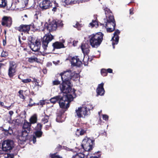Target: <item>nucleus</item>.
Returning a JSON list of instances; mask_svg holds the SVG:
<instances>
[{"mask_svg":"<svg viewBox=\"0 0 158 158\" xmlns=\"http://www.w3.org/2000/svg\"><path fill=\"white\" fill-rule=\"evenodd\" d=\"M18 77H19V79H21V78H20V76H19Z\"/></svg>","mask_w":158,"mask_h":158,"instance_id":"55","label":"nucleus"},{"mask_svg":"<svg viewBox=\"0 0 158 158\" xmlns=\"http://www.w3.org/2000/svg\"><path fill=\"white\" fill-rule=\"evenodd\" d=\"M73 26L74 27L77 28L78 30H80V27H81V25L78 22H77Z\"/></svg>","mask_w":158,"mask_h":158,"instance_id":"35","label":"nucleus"},{"mask_svg":"<svg viewBox=\"0 0 158 158\" xmlns=\"http://www.w3.org/2000/svg\"><path fill=\"white\" fill-rule=\"evenodd\" d=\"M53 39V36L50 34L46 35L43 37L42 41V46L45 50L47 49L49 43Z\"/></svg>","mask_w":158,"mask_h":158,"instance_id":"10","label":"nucleus"},{"mask_svg":"<svg viewBox=\"0 0 158 158\" xmlns=\"http://www.w3.org/2000/svg\"><path fill=\"white\" fill-rule=\"evenodd\" d=\"M42 127V125L40 123L38 124L37 126L35 127V129L36 131L34 132L32 139L34 143H35L36 142V137L40 138L41 136L43 133L41 131Z\"/></svg>","mask_w":158,"mask_h":158,"instance_id":"8","label":"nucleus"},{"mask_svg":"<svg viewBox=\"0 0 158 158\" xmlns=\"http://www.w3.org/2000/svg\"><path fill=\"white\" fill-rule=\"evenodd\" d=\"M48 116L46 115H45L44 116L42 119V122L44 124H45L48 122Z\"/></svg>","mask_w":158,"mask_h":158,"instance_id":"31","label":"nucleus"},{"mask_svg":"<svg viewBox=\"0 0 158 158\" xmlns=\"http://www.w3.org/2000/svg\"><path fill=\"white\" fill-rule=\"evenodd\" d=\"M51 126V124L50 123L48 124V125H46L45 127L46 129V130L48 129Z\"/></svg>","mask_w":158,"mask_h":158,"instance_id":"44","label":"nucleus"},{"mask_svg":"<svg viewBox=\"0 0 158 158\" xmlns=\"http://www.w3.org/2000/svg\"><path fill=\"white\" fill-rule=\"evenodd\" d=\"M8 55V53L6 51H3L1 54L2 57H5Z\"/></svg>","mask_w":158,"mask_h":158,"instance_id":"34","label":"nucleus"},{"mask_svg":"<svg viewBox=\"0 0 158 158\" xmlns=\"http://www.w3.org/2000/svg\"><path fill=\"white\" fill-rule=\"evenodd\" d=\"M86 132V131L82 129H77L76 131V135L79 136L80 135H84Z\"/></svg>","mask_w":158,"mask_h":158,"instance_id":"26","label":"nucleus"},{"mask_svg":"<svg viewBox=\"0 0 158 158\" xmlns=\"http://www.w3.org/2000/svg\"><path fill=\"white\" fill-rule=\"evenodd\" d=\"M28 61L31 63H33L34 62H38L39 60L36 57L32 56L28 58Z\"/></svg>","mask_w":158,"mask_h":158,"instance_id":"30","label":"nucleus"},{"mask_svg":"<svg viewBox=\"0 0 158 158\" xmlns=\"http://www.w3.org/2000/svg\"><path fill=\"white\" fill-rule=\"evenodd\" d=\"M23 90H19V95H20V94H23Z\"/></svg>","mask_w":158,"mask_h":158,"instance_id":"48","label":"nucleus"},{"mask_svg":"<svg viewBox=\"0 0 158 158\" xmlns=\"http://www.w3.org/2000/svg\"><path fill=\"white\" fill-rule=\"evenodd\" d=\"M40 44L39 40H36L35 43L31 42L30 44V47L33 51H38L40 48Z\"/></svg>","mask_w":158,"mask_h":158,"instance_id":"15","label":"nucleus"},{"mask_svg":"<svg viewBox=\"0 0 158 158\" xmlns=\"http://www.w3.org/2000/svg\"><path fill=\"white\" fill-rule=\"evenodd\" d=\"M90 46L87 43H84L82 44L81 46V48L82 52L84 54H87L89 51V48Z\"/></svg>","mask_w":158,"mask_h":158,"instance_id":"21","label":"nucleus"},{"mask_svg":"<svg viewBox=\"0 0 158 158\" xmlns=\"http://www.w3.org/2000/svg\"><path fill=\"white\" fill-rule=\"evenodd\" d=\"M4 107L9 110L10 109V106H4Z\"/></svg>","mask_w":158,"mask_h":158,"instance_id":"49","label":"nucleus"},{"mask_svg":"<svg viewBox=\"0 0 158 158\" xmlns=\"http://www.w3.org/2000/svg\"><path fill=\"white\" fill-rule=\"evenodd\" d=\"M13 156L10 154H7L5 155V158H13Z\"/></svg>","mask_w":158,"mask_h":158,"instance_id":"37","label":"nucleus"},{"mask_svg":"<svg viewBox=\"0 0 158 158\" xmlns=\"http://www.w3.org/2000/svg\"><path fill=\"white\" fill-rule=\"evenodd\" d=\"M19 97L21 98L24 99V97L23 94H20V95H19Z\"/></svg>","mask_w":158,"mask_h":158,"instance_id":"47","label":"nucleus"},{"mask_svg":"<svg viewBox=\"0 0 158 158\" xmlns=\"http://www.w3.org/2000/svg\"><path fill=\"white\" fill-rule=\"evenodd\" d=\"M101 72L102 75L103 76H105L107 75V71L105 69H101Z\"/></svg>","mask_w":158,"mask_h":158,"instance_id":"32","label":"nucleus"},{"mask_svg":"<svg viewBox=\"0 0 158 158\" xmlns=\"http://www.w3.org/2000/svg\"><path fill=\"white\" fill-rule=\"evenodd\" d=\"M106 20L105 24V27L107 31L111 32L114 30L115 25L114 17L111 15L106 16Z\"/></svg>","mask_w":158,"mask_h":158,"instance_id":"5","label":"nucleus"},{"mask_svg":"<svg viewBox=\"0 0 158 158\" xmlns=\"http://www.w3.org/2000/svg\"><path fill=\"white\" fill-rule=\"evenodd\" d=\"M31 27L30 25H22L17 27V29L21 32H27L29 31Z\"/></svg>","mask_w":158,"mask_h":158,"instance_id":"19","label":"nucleus"},{"mask_svg":"<svg viewBox=\"0 0 158 158\" xmlns=\"http://www.w3.org/2000/svg\"><path fill=\"white\" fill-rule=\"evenodd\" d=\"M78 43V41L74 40L73 42V45L74 46H77Z\"/></svg>","mask_w":158,"mask_h":158,"instance_id":"41","label":"nucleus"},{"mask_svg":"<svg viewBox=\"0 0 158 158\" xmlns=\"http://www.w3.org/2000/svg\"><path fill=\"white\" fill-rule=\"evenodd\" d=\"M63 25L62 22L60 21H58L57 22L53 21L48 25L47 29L49 31H55L56 30L58 26H62Z\"/></svg>","mask_w":158,"mask_h":158,"instance_id":"13","label":"nucleus"},{"mask_svg":"<svg viewBox=\"0 0 158 158\" xmlns=\"http://www.w3.org/2000/svg\"><path fill=\"white\" fill-rule=\"evenodd\" d=\"M62 2L63 4L68 5L74 3V0H62Z\"/></svg>","mask_w":158,"mask_h":158,"instance_id":"29","label":"nucleus"},{"mask_svg":"<svg viewBox=\"0 0 158 158\" xmlns=\"http://www.w3.org/2000/svg\"><path fill=\"white\" fill-rule=\"evenodd\" d=\"M14 147V142L11 140H7L3 141L2 144V149L4 151L10 150Z\"/></svg>","mask_w":158,"mask_h":158,"instance_id":"9","label":"nucleus"},{"mask_svg":"<svg viewBox=\"0 0 158 158\" xmlns=\"http://www.w3.org/2000/svg\"><path fill=\"white\" fill-rule=\"evenodd\" d=\"M103 35L101 32L92 34L89 36L90 44L93 48H97L101 44L103 40Z\"/></svg>","mask_w":158,"mask_h":158,"instance_id":"3","label":"nucleus"},{"mask_svg":"<svg viewBox=\"0 0 158 158\" xmlns=\"http://www.w3.org/2000/svg\"><path fill=\"white\" fill-rule=\"evenodd\" d=\"M31 80L30 78H27L25 79H22V81L24 83H27L30 82Z\"/></svg>","mask_w":158,"mask_h":158,"instance_id":"33","label":"nucleus"},{"mask_svg":"<svg viewBox=\"0 0 158 158\" xmlns=\"http://www.w3.org/2000/svg\"><path fill=\"white\" fill-rule=\"evenodd\" d=\"M51 158H62L60 156L57 155L56 154H52L51 155Z\"/></svg>","mask_w":158,"mask_h":158,"instance_id":"36","label":"nucleus"},{"mask_svg":"<svg viewBox=\"0 0 158 158\" xmlns=\"http://www.w3.org/2000/svg\"><path fill=\"white\" fill-rule=\"evenodd\" d=\"M72 158H85L84 155L81 153H76L72 156ZM90 158H98L96 156H92Z\"/></svg>","mask_w":158,"mask_h":158,"instance_id":"23","label":"nucleus"},{"mask_svg":"<svg viewBox=\"0 0 158 158\" xmlns=\"http://www.w3.org/2000/svg\"><path fill=\"white\" fill-rule=\"evenodd\" d=\"M0 103V105L2 106H3L4 107V103H3V102H1Z\"/></svg>","mask_w":158,"mask_h":158,"instance_id":"51","label":"nucleus"},{"mask_svg":"<svg viewBox=\"0 0 158 158\" xmlns=\"http://www.w3.org/2000/svg\"><path fill=\"white\" fill-rule=\"evenodd\" d=\"M31 123L25 121L23 125L21 134L18 139L21 142H25L28 139V135L31 130Z\"/></svg>","mask_w":158,"mask_h":158,"instance_id":"4","label":"nucleus"},{"mask_svg":"<svg viewBox=\"0 0 158 158\" xmlns=\"http://www.w3.org/2000/svg\"><path fill=\"white\" fill-rule=\"evenodd\" d=\"M14 112L12 111H10L9 112V114L10 115V119L11 118V116L13 114Z\"/></svg>","mask_w":158,"mask_h":158,"instance_id":"43","label":"nucleus"},{"mask_svg":"<svg viewBox=\"0 0 158 158\" xmlns=\"http://www.w3.org/2000/svg\"><path fill=\"white\" fill-rule=\"evenodd\" d=\"M103 118L104 120L107 121L108 120V116L106 114H103L102 115Z\"/></svg>","mask_w":158,"mask_h":158,"instance_id":"38","label":"nucleus"},{"mask_svg":"<svg viewBox=\"0 0 158 158\" xmlns=\"http://www.w3.org/2000/svg\"><path fill=\"white\" fill-rule=\"evenodd\" d=\"M130 14H133V13L132 11V10L131 9L130 10Z\"/></svg>","mask_w":158,"mask_h":158,"instance_id":"50","label":"nucleus"},{"mask_svg":"<svg viewBox=\"0 0 158 158\" xmlns=\"http://www.w3.org/2000/svg\"><path fill=\"white\" fill-rule=\"evenodd\" d=\"M89 112L87 110V107H79L75 110V116L78 118L83 117L86 115L89 114Z\"/></svg>","mask_w":158,"mask_h":158,"instance_id":"7","label":"nucleus"},{"mask_svg":"<svg viewBox=\"0 0 158 158\" xmlns=\"http://www.w3.org/2000/svg\"><path fill=\"white\" fill-rule=\"evenodd\" d=\"M103 85L104 83H102L98 85L96 90L97 94L100 95H103L104 94L105 91L103 88Z\"/></svg>","mask_w":158,"mask_h":158,"instance_id":"20","label":"nucleus"},{"mask_svg":"<svg viewBox=\"0 0 158 158\" xmlns=\"http://www.w3.org/2000/svg\"><path fill=\"white\" fill-rule=\"evenodd\" d=\"M12 22L10 17L4 16L2 20V24L3 26L9 27L12 24Z\"/></svg>","mask_w":158,"mask_h":158,"instance_id":"16","label":"nucleus"},{"mask_svg":"<svg viewBox=\"0 0 158 158\" xmlns=\"http://www.w3.org/2000/svg\"><path fill=\"white\" fill-rule=\"evenodd\" d=\"M7 5L6 0H0V7L5 8Z\"/></svg>","mask_w":158,"mask_h":158,"instance_id":"28","label":"nucleus"},{"mask_svg":"<svg viewBox=\"0 0 158 158\" xmlns=\"http://www.w3.org/2000/svg\"><path fill=\"white\" fill-rule=\"evenodd\" d=\"M30 123L33 124L36 123L37 121V116L36 114H34L31 117L30 119Z\"/></svg>","mask_w":158,"mask_h":158,"instance_id":"24","label":"nucleus"},{"mask_svg":"<svg viewBox=\"0 0 158 158\" xmlns=\"http://www.w3.org/2000/svg\"><path fill=\"white\" fill-rule=\"evenodd\" d=\"M64 42V41H63L62 43L59 42H56L52 44V46L54 49H60L65 48L63 43Z\"/></svg>","mask_w":158,"mask_h":158,"instance_id":"22","label":"nucleus"},{"mask_svg":"<svg viewBox=\"0 0 158 158\" xmlns=\"http://www.w3.org/2000/svg\"><path fill=\"white\" fill-rule=\"evenodd\" d=\"M120 33L119 30H117L115 31L114 34V36L112 38L111 41H112V44L113 45V48H114V45L117 44L119 40L118 35Z\"/></svg>","mask_w":158,"mask_h":158,"instance_id":"14","label":"nucleus"},{"mask_svg":"<svg viewBox=\"0 0 158 158\" xmlns=\"http://www.w3.org/2000/svg\"><path fill=\"white\" fill-rule=\"evenodd\" d=\"M33 81L35 82V85H38V82H37V80L36 79H34Z\"/></svg>","mask_w":158,"mask_h":158,"instance_id":"45","label":"nucleus"},{"mask_svg":"<svg viewBox=\"0 0 158 158\" xmlns=\"http://www.w3.org/2000/svg\"><path fill=\"white\" fill-rule=\"evenodd\" d=\"M63 83L60 85V89L61 91L64 93H67L69 91H72L71 89L72 85L70 80H76L79 77L78 73L70 70L64 71L60 74Z\"/></svg>","mask_w":158,"mask_h":158,"instance_id":"1","label":"nucleus"},{"mask_svg":"<svg viewBox=\"0 0 158 158\" xmlns=\"http://www.w3.org/2000/svg\"><path fill=\"white\" fill-rule=\"evenodd\" d=\"M70 61L72 65L73 66H80L82 64L78 56H75L72 57Z\"/></svg>","mask_w":158,"mask_h":158,"instance_id":"17","label":"nucleus"},{"mask_svg":"<svg viewBox=\"0 0 158 158\" xmlns=\"http://www.w3.org/2000/svg\"><path fill=\"white\" fill-rule=\"evenodd\" d=\"M62 92L65 94L63 97L60 96L59 103L60 107L63 109L66 110L69 107V102L72 101L73 98L76 97L75 90L73 89L72 91H69L67 93Z\"/></svg>","mask_w":158,"mask_h":158,"instance_id":"2","label":"nucleus"},{"mask_svg":"<svg viewBox=\"0 0 158 158\" xmlns=\"http://www.w3.org/2000/svg\"><path fill=\"white\" fill-rule=\"evenodd\" d=\"M25 5H26V3H25Z\"/></svg>","mask_w":158,"mask_h":158,"instance_id":"57","label":"nucleus"},{"mask_svg":"<svg viewBox=\"0 0 158 158\" xmlns=\"http://www.w3.org/2000/svg\"><path fill=\"white\" fill-rule=\"evenodd\" d=\"M101 111L100 112H98V114H99V115H100V113H101Z\"/></svg>","mask_w":158,"mask_h":158,"instance_id":"54","label":"nucleus"},{"mask_svg":"<svg viewBox=\"0 0 158 158\" xmlns=\"http://www.w3.org/2000/svg\"><path fill=\"white\" fill-rule=\"evenodd\" d=\"M98 26V23L96 20H93L92 22L90 23L89 24V27H96Z\"/></svg>","mask_w":158,"mask_h":158,"instance_id":"27","label":"nucleus"},{"mask_svg":"<svg viewBox=\"0 0 158 158\" xmlns=\"http://www.w3.org/2000/svg\"><path fill=\"white\" fill-rule=\"evenodd\" d=\"M53 83L54 85H58L60 83V82L58 80H55Z\"/></svg>","mask_w":158,"mask_h":158,"instance_id":"39","label":"nucleus"},{"mask_svg":"<svg viewBox=\"0 0 158 158\" xmlns=\"http://www.w3.org/2000/svg\"><path fill=\"white\" fill-rule=\"evenodd\" d=\"M17 67V64L15 62H10L8 74L10 77H12L15 75Z\"/></svg>","mask_w":158,"mask_h":158,"instance_id":"11","label":"nucleus"},{"mask_svg":"<svg viewBox=\"0 0 158 158\" xmlns=\"http://www.w3.org/2000/svg\"><path fill=\"white\" fill-rule=\"evenodd\" d=\"M107 71L109 73H112V70L110 69H107Z\"/></svg>","mask_w":158,"mask_h":158,"instance_id":"46","label":"nucleus"},{"mask_svg":"<svg viewBox=\"0 0 158 158\" xmlns=\"http://www.w3.org/2000/svg\"><path fill=\"white\" fill-rule=\"evenodd\" d=\"M60 95H58L50 99V102L53 103H55L58 101H59L60 97Z\"/></svg>","mask_w":158,"mask_h":158,"instance_id":"25","label":"nucleus"},{"mask_svg":"<svg viewBox=\"0 0 158 158\" xmlns=\"http://www.w3.org/2000/svg\"><path fill=\"white\" fill-rule=\"evenodd\" d=\"M24 17H26L27 18V15H24Z\"/></svg>","mask_w":158,"mask_h":158,"instance_id":"53","label":"nucleus"},{"mask_svg":"<svg viewBox=\"0 0 158 158\" xmlns=\"http://www.w3.org/2000/svg\"><path fill=\"white\" fill-rule=\"evenodd\" d=\"M56 7H54L52 9V10L53 11H56Z\"/></svg>","mask_w":158,"mask_h":158,"instance_id":"52","label":"nucleus"},{"mask_svg":"<svg viewBox=\"0 0 158 158\" xmlns=\"http://www.w3.org/2000/svg\"><path fill=\"white\" fill-rule=\"evenodd\" d=\"M0 61H1V62L2 61V60H0Z\"/></svg>","mask_w":158,"mask_h":158,"instance_id":"56","label":"nucleus"},{"mask_svg":"<svg viewBox=\"0 0 158 158\" xmlns=\"http://www.w3.org/2000/svg\"><path fill=\"white\" fill-rule=\"evenodd\" d=\"M52 6V3L49 0H42L39 4L40 7L43 10L50 8Z\"/></svg>","mask_w":158,"mask_h":158,"instance_id":"12","label":"nucleus"},{"mask_svg":"<svg viewBox=\"0 0 158 158\" xmlns=\"http://www.w3.org/2000/svg\"><path fill=\"white\" fill-rule=\"evenodd\" d=\"M33 100L31 98H30V99L29 101V106H33L34 104L35 103H31V102H32Z\"/></svg>","mask_w":158,"mask_h":158,"instance_id":"40","label":"nucleus"},{"mask_svg":"<svg viewBox=\"0 0 158 158\" xmlns=\"http://www.w3.org/2000/svg\"><path fill=\"white\" fill-rule=\"evenodd\" d=\"M42 23H43L40 21L35 22L31 24L30 26L35 30L37 31L41 28Z\"/></svg>","mask_w":158,"mask_h":158,"instance_id":"18","label":"nucleus"},{"mask_svg":"<svg viewBox=\"0 0 158 158\" xmlns=\"http://www.w3.org/2000/svg\"><path fill=\"white\" fill-rule=\"evenodd\" d=\"M94 143L93 140L85 137L82 141V147L85 151H90L92 149Z\"/></svg>","mask_w":158,"mask_h":158,"instance_id":"6","label":"nucleus"},{"mask_svg":"<svg viewBox=\"0 0 158 158\" xmlns=\"http://www.w3.org/2000/svg\"><path fill=\"white\" fill-rule=\"evenodd\" d=\"M44 104H45V102H44V101L41 100L40 101V102H39V104H40V105H42Z\"/></svg>","mask_w":158,"mask_h":158,"instance_id":"42","label":"nucleus"}]
</instances>
